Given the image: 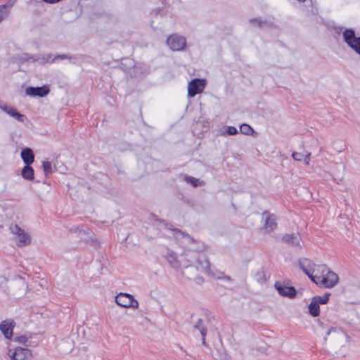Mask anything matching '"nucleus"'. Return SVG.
<instances>
[{"label": "nucleus", "instance_id": "36", "mask_svg": "<svg viewBox=\"0 0 360 360\" xmlns=\"http://www.w3.org/2000/svg\"><path fill=\"white\" fill-rule=\"evenodd\" d=\"M13 118L16 119L18 121L20 122H24L25 119V115L23 114L20 113L18 110L14 113V115L13 116Z\"/></svg>", "mask_w": 360, "mask_h": 360}, {"label": "nucleus", "instance_id": "26", "mask_svg": "<svg viewBox=\"0 0 360 360\" xmlns=\"http://www.w3.org/2000/svg\"><path fill=\"white\" fill-rule=\"evenodd\" d=\"M31 338H32V334L29 332H27L24 335L15 336L13 339V341L18 342V343H21L25 345H27V342Z\"/></svg>", "mask_w": 360, "mask_h": 360}, {"label": "nucleus", "instance_id": "5", "mask_svg": "<svg viewBox=\"0 0 360 360\" xmlns=\"http://www.w3.org/2000/svg\"><path fill=\"white\" fill-rule=\"evenodd\" d=\"M115 302L120 307L124 308L136 309L139 307L138 301L134 296L128 293H120L115 297Z\"/></svg>", "mask_w": 360, "mask_h": 360}, {"label": "nucleus", "instance_id": "25", "mask_svg": "<svg viewBox=\"0 0 360 360\" xmlns=\"http://www.w3.org/2000/svg\"><path fill=\"white\" fill-rule=\"evenodd\" d=\"M328 267L326 264H314L312 269L313 276H320L326 273Z\"/></svg>", "mask_w": 360, "mask_h": 360}, {"label": "nucleus", "instance_id": "19", "mask_svg": "<svg viewBox=\"0 0 360 360\" xmlns=\"http://www.w3.org/2000/svg\"><path fill=\"white\" fill-rule=\"evenodd\" d=\"M165 257L172 268L177 269L180 267L176 254L174 252L168 250Z\"/></svg>", "mask_w": 360, "mask_h": 360}, {"label": "nucleus", "instance_id": "34", "mask_svg": "<svg viewBox=\"0 0 360 360\" xmlns=\"http://www.w3.org/2000/svg\"><path fill=\"white\" fill-rule=\"evenodd\" d=\"M238 133L237 129L235 127H233V126H229L227 127L226 131H225V134H228V135H236Z\"/></svg>", "mask_w": 360, "mask_h": 360}, {"label": "nucleus", "instance_id": "40", "mask_svg": "<svg viewBox=\"0 0 360 360\" xmlns=\"http://www.w3.org/2000/svg\"><path fill=\"white\" fill-rule=\"evenodd\" d=\"M336 348H337V347H336L335 344V343H333V344L332 345L331 349H332V350H333V351L335 352V353L337 355H338V354H338V352L337 351H335Z\"/></svg>", "mask_w": 360, "mask_h": 360}, {"label": "nucleus", "instance_id": "7", "mask_svg": "<svg viewBox=\"0 0 360 360\" xmlns=\"http://www.w3.org/2000/svg\"><path fill=\"white\" fill-rule=\"evenodd\" d=\"M276 290L280 295L293 299L297 295V290L295 287L288 286L284 282L276 281L274 284Z\"/></svg>", "mask_w": 360, "mask_h": 360}, {"label": "nucleus", "instance_id": "43", "mask_svg": "<svg viewBox=\"0 0 360 360\" xmlns=\"http://www.w3.org/2000/svg\"><path fill=\"white\" fill-rule=\"evenodd\" d=\"M203 249H204V245H202V246H201L200 248H197L195 250H196L197 252H201V251H202V250H203Z\"/></svg>", "mask_w": 360, "mask_h": 360}, {"label": "nucleus", "instance_id": "16", "mask_svg": "<svg viewBox=\"0 0 360 360\" xmlns=\"http://www.w3.org/2000/svg\"><path fill=\"white\" fill-rule=\"evenodd\" d=\"M72 57L68 54H58L56 56H53L51 53H48L43 55L41 57H40V60L38 61L40 64L44 65L46 63H52L56 60H64V59H69L70 60Z\"/></svg>", "mask_w": 360, "mask_h": 360}, {"label": "nucleus", "instance_id": "30", "mask_svg": "<svg viewBox=\"0 0 360 360\" xmlns=\"http://www.w3.org/2000/svg\"><path fill=\"white\" fill-rule=\"evenodd\" d=\"M42 167H43L44 173L46 177L49 176L50 174H51L53 172L51 162H50L49 161H43L42 162Z\"/></svg>", "mask_w": 360, "mask_h": 360}, {"label": "nucleus", "instance_id": "3", "mask_svg": "<svg viewBox=\"0 0 360 360\" xmlns=\"http://www.w3.org/2000/svg\"><path fill=\"white\" fill-rule=\"evenodd\" d=\"M9 229L11 232L15 236V239L18 241V246L23 247L30 244L31 238L30 236L17 224H11Z\"/></svg>", "mask_w": 360, "mask_h": 360}, {"label": "nucleus", "instance_id": "21", "mask_svg": "<svg viewBox=\"0 0 360 360\" xmlns=\"http://www.w3.org/2000/svg\"><path fill=\"white\" fill-rule=\"evenodd\" d=\"M158 221L162 224L166 229L172 230L174 233H179L182 234L184 237L188 238L191 241L194 242V239L191 237V236L188 233H186L181 231L180 229L177 228H173L172 225L168 222H167L165 219H157Z\"/></svg>", "mask_w": 360, "mask_h": 360}, {"label": "nucleus", "instance_id": "11", "mask_svg": "<svg viewBox=\"0 0 360 360\" xmlns=\"http://www.w3.org/2000/svg\"><path fill=\"white\" fill-rule=\"evenodd\" d=\"M11 360H32L31 350L27 348L18 347L11 356Z\"/></svg>", "mask_w": 360, "mask_h": 360}, {"label": "nucleus", "instance_id": "4", "mask_svg": "<svg viewBox=\"0 0 360 360\" xmlns=\"http://www.w3.org/2000/svg\"><path fill=\"white\" fill-rule=\"evenodd\" d=\"M167 44L173 51H183L186 46V39L184 37L173 34L167 39Z\"/></svg>", "mask_w": 360, "mask_h": 360}, {"label": "nucleus", "instance_id": "14", "mask_svg": "<svg viewBox=\"0 0 360 360\" xmlns=\"http://www.w3.org/2000/svg\"><path fill=\"white\" fill-rule=\"evenodd\" d=\"M195 268L198 271L210 272V264L207 257L205 254H199L195 260Z\"/></svg>", "mask_w": 360, "mask_h": 360}, {"label": "nucleus", "instance_id": "42", "mask_svg": "<svg viewBox=\"0 0 360 360\" xmlns=\"http://www.w3.org/2000/svg\"><path fill=\"white\" fill-rule=\"evenodd\" d=\"M71 231H73V232H77V231H80V230L79 229V227H75V228H72L70 230Z\"/></svg>", "mask_w": 360, "mask_h": 360}, {"label": "nucleus", "instance_id": "35", "mask_svg": "<svg viewBox=\"0 0 360 360\" xmlns=\"http://www.w3.org/2000/svg\"><path fill=\"white\" fill-rule=\"evenodd\" d=\"M256 276L257 278V281L261 283H263L266 281L265 274L263 271H257L256 274Z\"/></svg>", "mask_w": 360, "mask_h": 360}, {"label": "nucleus", "instance_id": "47", "mask_svg": "<svg viewBox=\"0 0 360 360\" xmlns=\"http://www.w3.org/2000/svg\"><path fill=\"white\" fill-rule=\"evenodd\" d=\"M226 280H229V281L231 279V278L229 276H226Z\"/></svg>", "mask_w": 360, "mask_h": 360}, {"label": "nucleus", "instance_id": "6", "mask_svg": "<svg viewBox=\"0 0 360 360\" xmlns=\"http://www.w3.org/2000/svg\"><path fill=\"white\" fill-rule=\"evenodd\" d=\"M205 82L203 79H193L188 84V96L194 97L196 94L201 93L205 89Z\"/></svg>", "mask_w": 360, "mask_h": 360}, {"label": "nucleus", "instance_id": "27", "mask_svg": "<svg viewBox=\"0 0 360 360\" xmlns=\"http://www.w3.org/2000/svg\"><path fill=\"white\" fill-rule=\"evenodd\" d=\"M240 131L245 135H252L255 133L253 128L246 123H243L240 126Z\"/></svg>", "mask_w": 360, "mask_h": 360}, {"label": "nucleus", "instance_id": "29", "mask_svg": "<svg viewBox=\"0 0 360 360\" xmlns=\"http://www.w3.org/2000/svg\"><path fill=\"white\" fill-rule=\"evenodd\" d=\"M194 328L199 330L202 336H206L207 328L204 326L201 319H198L196 323L194 325Z\"/></svg>", "mask_w": 360, "mask_h": 360}, {"label": "nucleus", "instance_id": "31", "mask_svg": "<svg viewBox=\"0 0 360 360\" xmlns=\"http://www.w3.org/2000/svg\"><path fill=\"white\" fill-rule=\"evenodd\" d=\"M9 14L6 4L0 5V23L6 19Z\"/></svg>", "mask_w": 360, "mask_h": 360}, {"label": "nucleus", "instance_id": "22", "mask_svg": "<svg viewBox=\"0 0 360 360\" xmlns=\"http://www.w3.org/2000/svg\"><path fill=\"white\" fill-rule=\"evenodd\" d=\"M40 60V56L38 55H30L27 53H22L18 56V61L20 63H25L28 61L37 62Z\"/></svg>", "mask_w": 360, "mask_h": 360}, {"label": "nucleus", "instance_id": "39", "mask_svg": "<svg viewBox=\"0 0 360 360\" xmlns=\"http://www.w3.org/2000/svg\"><path fill=\"white\" fill-rule=\"evenodd\" d=\"M6 4L7 5V8L9 11V8H11L13 6V3H12L11 1H8V2Z\"/></svg>", "mask_w": 360, "mask_h": 360}, {"label": "nucleus", "instance_id": "33", "mask_svg": "<svg viewBox=\"0 0 360 360\" xmlns=\"http://www.w3.org/2000/svg\"><path fill=\"white\" fill-rule=\"evenodd\" d=\"M186 181L194 187H197L199 185V179L193 176H186Z\"/></svg>", "mask_w": 360, "mask_h": 360}, {"label": "nucleus", "instance_id": "28", "mask_svg": "<svg viewBox=\"0 0 360 360\" xmlns=\"http://www.w3.org/2000/svg\"><path fill=\"white\" fill-rule=\"evenodd\" d=\"M330 295V292H326L323 296H314L313 298L319 304H326L328 302Z\"/></svg>", "mask_w": 360, "mask_h": 360}, {"label": "nucleus", "instance_id": "17", "mask_svg": "<svg viewBox=\"0 0 360 360\" xmlns=\"http://www.w3.org/2000/svg\"><path fill=\"white\" fill-rule=\"evenodd\" d=\"M249 22L252 25H255L260 29L263 28H269V29H275L277 26L273 21L268 20L266 19L262 20L259 18H252L249 20Z\"/></svg>", "mask_w": 360, "mask_h": 360}, {"label": "nucleus", "instance_id": "2", "mask_svg": "<svg viewBox=\"0 0 360 360\" xmlns=\"http://www.w3.org/2000/svg\"><path fill=\"white\" fill-rule=\"evenodd\" d=\"M343 41L358 55H360V36L356 35L352 28H345L342 32Z\"/></svg>", "mask_w": 360, "mask_h": 360}, {"label": "nucleus", "instance_id": "13", "mask_svg": "<svg viewBox=\"0 0 360 360\" xmlns=\"http://www.w3.org/2000/svg\"><path fill=\"white\" fill-rule=\"evenodd\" d=\"M263 216H266L264 224V228L266 232L270 233L277 227L276 217L274 214H270L267 210L262 212Z\"/></svg>", "mask_w": 360, "mask_h": 360}, {"label": "nucleus", "instance_id": "45", "mask_svg": "<svg viewBox=\"0 0 360 360\" xmlns=\"http://www.w3.org/2000/svg\"><path fill=\"white\" fill-rule=\"evenodd\" d=\"M334 180H335V181H337V183L338 184V183H339V182H338V181H342V178H340V179H339L338 180H337V179H334Z\"/></svg>", "mask_w": 360, "mask_h": 360}, {"label": "nucleus", "instance_id": "38", "mask_svg": "<svg viewBox=\"0 0 360 360\" xmlns=\"http://www.w3.org/2000/svg\"><path fill=\"white\" fill-rule=\"evenodd\" d=\"M310 156H311V153H307L305 155H304L303 159H304L306 165H309V160H310Z\"/></svg>", "mask_w": 360, "mask_h": 360}, {"label": "nucleus", "instance_id": "44", "mask_svg": "<svg viewBox=\"0 0 360 360\" xmlns=\"http://www.w3.org/2000/svg\"><path fill=\"white\" fill-rule=\"evenodd\" d=\"M153 218H154V219H155V221H158L157 219H160L158 218V217L157 215H155V214H153Z\"/></svg>", "mask_w": 360, "mask_h": 360}, {"label": "nucleus", "instance_id": "20", "mask_svg": "<svg viewBox=\"0 0 360 360\" xmlns=\"http://www.w3.org/2000/svg\"><path fill=\"white\" fill-rule=\"evenodd\" d=\"M21 176L27 181H33L34 179V170L31 165H25L21 170Z\"/></svg>", "mask_w": 360, "mask_h": 360}, {"label": "nucleus", "instance_id": "9", "mask_svg": "<svg viewBox=\"0 0 360 360\" xmlns=\"http://www.w3.org/2000/svg\"><path fill=\"white\" fill-rule=\"evenodd\" d=\"M15 326V322L12 319H6L0 323V330L6 339L12 340L13 335V328Z\"/></svg>", "mask_w": 360, "mask_h": 360}, {"label": "nucleus", "instance_id": "1", "mask_svg": "<svg viewBox=\"0 0 360 360\" xmlns=\"http://www.w3.org/2000/svg\"><path fill=\"white\" fill-rule=\"evenodd\" d=\"M311 281L319 287L332 288L338 283L339 276L328 268L322 276H314Z\"/></svg>", "mask_w": 360, "mask_h": 360}, {"label": "nucleus", "instance_id": "37", "mask_svg": "<svg viewBox=\"0 0 360 360\" xmlns=\"http://www.w3.org/2000/svg\"><path fill=\"white\" fill-rule=\"evenodd\" d=\"M292 158L296 161H302L304 158V155L301 153L294 152L292 154Z\"/></svg>", "mask_w": 360, "mask_h": 360}, {"label": "nucleus", "instance_id": "15", "mask_svg": "<svg viewBox=\"0 0 360 360\" xmlns=\"http://www.w3.org/2000/svg\"><path fill=\"white\" fill-rule=\"evenodd\" d=\"M300 268L303 271V272L309 277V278L312 281L313 272L312 267L314 264L311 262V261L307 258H302L299 259L298 261Z\"/></svg>", "mask_w": 360, "mask_h": 360}, {"label": "nucleus", "instance_id": "49", "mask_svg": "<svg viewBox=\"0 0 360 360\" xmlns=\"http://www.w3.org/2000/svg\"><path fill=\"white\" fill-rule=\"evenodd\" d=\"M92 242L96 243V241L94 240H92Z\"/></svg>", "mask_w": 360, "mask_h": 360}, {"label": "nucleus", "instance_id": "23", "mask_svg": "<svg viewBox=\"0 0 360 360\" xmlns=\"http://www.w3.org/2000/svg\"><path fill=\"white\" fill-rule=\"evenodd\" d=\"M320 304L312 297L309 304V314L313 317H317L320 314Z\"/></svg>", "mask_w": 360, "mask_h": 360}, {"label": "nucleus", "instance_id": "12", "mask_svg": "<svg viewBox=\"0 0 360 360\" xmlns=\"http://www.w3.org/2000/svg\"><path fill=\"white\" fill-rule=\"evenodd\" d=\"M301 240V236L298 233H287L282 237L283 242L298 249L302 248Z\"/></svg>", "mask_w": 360, "mask_h": 360}, {"label": "nucleus", "instance_id": "48", "mask_svg": "<svg viewBox=\"0 0 360 360\" xmlns=\"http://www.w3.org/2000/svg\"><path fill=\"white\" fill-rule=\"evenodd\" d=\"M3 228V224L0 222V229Z\"/></svg>", "mask_w": 360, "mask_h": 360}, {"label": "nucleus", "instance_id": "8", "mask_svg": "<svg viewBox=\"0 0 360 360\" xmlns=\"http://www.w3.org/2000/svg\"><path fill=\"white\" fill-rule=\"evenodd\" d=\"M50 89L48 86L44 85L41 86H28L25 89V94L27 96L32 97L43 98L49 94Z\"/></svg>", "mask_w": 360, "mask_h": 360}, {"label": "nucleus", "instance_id": "24", "mask_svg": "<svg viewBox=\"0 0 360 360\" xmlns=\"http://www.w3.org/2000/svg\"><path fill=\"white\" fill-rule=\"evenodd\" d=\"M212 356L216 360H231V356H229L224 349H215L212 351Z\"/></svg>", "mask_w": 360, "mask_h": 360}, {"label": "nucleus", "instance_id": "32", "mask_svg": "<svg viewBox=\"0 0 360 360\" xmlns=\"http://www.w3.org/2000/svg\"><path fill=\"white\" fill-rule=\"evenodd\" d=\"M1 108V110L5 112L6 113H7L8 115H9L10 116H11L13 117V116L14 115V113L15 112V111L17 110L16 108L12 107V106H8L7 105H2L0 107Z\"/></svg>", "mask_w": 360, "mask_h": 360}, {"label": "nucleus", "instance_id": "10", "mask_svg": "<svg viewBox=\"0 0 360 360\" xmlns=\"http://www.w3.org/2000/svg\"><path fill=\"white\" fill-rule=\"evenodd\" d=\"M334 333V339L335 340H337L339 342L338 345H341L343 342L344 338H345L346 341L347 342H349L351 341V337L348 335L344 330H342L340 328H330L328 332L326 333V335L324 338V340H327V336L329 335L330 333Z\"/></svg>", "mask_w": 360, "mask_h": 360}, {"label": "nucleus", "instance_id": "18", "mask_svg": "<svg viewBox=\"0 0 360 360\" xmlns=\"http://www.w3.org/2000/svg\"><path fill=\"white\" fill-rule=\"evenodd\" d=\"M20 156L25 165H31L34 161V154L30 148H22Z\"/></svg>", "mask_w": 360, "mask_h": 360}, {"label": "nucleus", "instance_id": "46", "mask_svg": "<svg viewBox=\"0 0 360 360\" xmlns=\"http://www.w3.org/2000/svg\"><path fill=\"white\" fill-rule=\"evenodd\" d=\"M197 278L199 279V281H203V278L202 277H197Z\"/></svg>", "mask_w": 360, "mask_h": 360}, {"label": "nucleus", "instance_id": "41", "mask_svg": "<svg viewBox=\"0 0 360 360\" xmlns=\"http://www.w3.org/2000/svg\"><path fill=\"white\" fill-rule=\"evenodd\" d=\"M202 344L205 347L207 346V343L205 341V336H202Z\"/></svg>", "mask_w": 360, "mask_h": 360}]
</instances>
